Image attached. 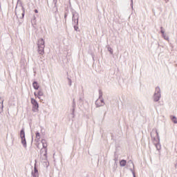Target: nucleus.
Wrapping results in <instances>:
<instances>
[{
  "mask_svg": "<svg viewBox=\"0 0 177 177\" xmlns=\"http://www.w3.org/2000/svg\"><path fill=\"white\" fill-rule=\"evenodd\" d=\"M115 162H117L118 161V158H115Z\"/></svg>",
  "mask_w": 177,
  "mask_h": 177,
  "instance_id": "obj_28",
  "label": "nucleus"
},
{
  "mask_svg": "<svg viewBox=\"0 0 177 177\" xmlns=\"http://www.w3.org/2000/svg\"><path fill=\"white\" fill-rule=\"evenodd\" d=\"M72 15H73V17H72L73 24H78V19H80V14H78V12H77L76 11H73L72 12Z\"/></svg>",
  "mask_w": 177,
  "mask_h": 177,
  "instance_id": "obj_8",
  "label": "nucleus"
},
{
  "mask_svg": "<svg viewBox=\"0 0 177 177\" xmlns=\"http://www.w3.org/2000/svg\"><path fill=\"white\" fill-rule=\"evenodd\" d=\"M31 24H32V26L37 25V17H35V16H33V18L31 20Z\"/></svg>",
  "mask_w": 177,
  "mask_h": 177,
  "instance_id": "obj_11",
  "label": "nucleus"
},
{
  "mask_svg": "<svg viewBox=\"0 0 177 177\" xmlns=\"http://www.w3.org/2000/svg\"><path fill=\"white\" fill-rule=\"evenodd\" d=\"M175 168L177 169V160H176Z\"/></svg>",
  "mask_w": 177,
  "mask_h": 177,
  "instance_id": "obj_25",
  "label": "nucleus"
},
{
  "mask_svg": "<svg viewBox=\"0 0 177 177\" xmlns=\"http://www.w3.org/2000/svg\"><path fill=\"white\" fill-rule=\"evenodd\" d=\"M32 175L34 177L38 176V170H37V168L35 167V173H32Z\"/></svg>",
  "mask_w": 177,
  "mask_h": 177,
  "instance_id": "obj_15",
  "label": "nucleus"
},
{
  "mask_svg": "<svg viewBox=\"0 0 177 177\" xmlns=\"http://www.w3.org/2000/svg\"><path fill=\"white\" fill-rule=\"evenodd\" d=\"M15 15H17V8H16V9H15Z\"/></svg>",
  "mask_w": 177,
  "mask_h": 177,
  "instance_id": "obj_27",
  "label": "nucleus"
},
{
  "mask_svg": "<svg viewBox=\"0 0 177 177\" xmlns=\"http://www.w3.org/2000/svg\"><path fill=\"white\" fill-rule=\"evenodd\" d=\"M156 138H153V143L156 147V149L160 151L161 150V144L160 143V135H158V131H156Z\"/></svg>",
  "mask_w": 177,
  "mask_h": 177,
  "instance_id": "obj_2",
  "label": "nucleus"
},
{
  "mask_svg": "<svg viewBox=\"0 0 177 177\" xmlns=\"http://www.w3.org/2000/svg\"><path fill=\"white\" fill-rule=\"evenodd\" d=\"M3 109V100L0 101V110Z\"/></svg>",
  "mask_w": 177,
  "mask_h": 177,
  "instance_id": "obj_17",
  "label": "nucleus"
},
{
  "mask_svg": "<svg viewBox=\"0 0 177 177\" xmlns=\"http://www.w3.org/2000/svg\"><path fill=\"white\" fill-rule=\"evenodd\" d=\"M32 86L36 91H38V89H39V85H38V82H34L32 83Z\"/></svg>",
  "mask_w": 177,
  "mask_h": 177,
  "instance_id": "obj_9",
  "label": "nucleus"
},
{
  "mask_svg": "<svg viewBox=\"0 0 177 177\" xmlns=\"http://www.w3.org/2000/svg\"><path fill=\"white\" fill-rule=\"evenodd\" d=\"M162 38H164V39H165L166 41H169V37L168 36H167V34L165 33V35H162Z\"/></svg>",
  "mask_w": 177,
  "mask_h": 177,
  "instance_id": "obj_16",
  "label": "nucleus"
},
{
  "mask_svg": "<svg viewBox=\"0 0 177 177\" xmlns=\"http://www.w3.org/2000/svg\"><path fill=\"white\" fill-rule=\"evenodd\" d=\"M165 2L166 3H168V2H169V0H165Z\"/></svg>",
  "mask_w": 177,
  "mask_h": 177,
  "instance_id": "obj_29",
  "label": "nucleus"
},
{
  "mask_svg": "<svg viewBox=\"0 0 177 177\" xmlns=\"http://www.w3.org/2000/svg\"><path fill=\"white\" fill-rule=\"evenodd\" d=\"M171 119L174 124H177V118L176 116H171Z\"/></svg>",
  "mask_w": 177,
  "mask_h": 177,
  "instance_id": "obj_14",
  "label": "nucleus"
},
{
  "mask_svg": "<svg viewBox=\"0 0 177 177\" xmlns=\"http://www.w3.org/2000/svg\"><path fill=\"white\" fill-rule=\"evenodd\" d=\"M21 10L23 11L22 16H23V17H24V10H23V7H21Z\"/></svg>",
  "mask_w": 177,
  "mask_h": 177,
  "instance_id": "obj_24",
  "label": "nucleus"
},
{
  "mask_svg": "<svg viewBox=\"0 0 177 177\" xmlns=\"http://www.w3.org/2000/svg\"><path fill=\"white\" fill-rule=\"evenodd\" d=\"M37 98L39 99V100H41V96H44V91H42V90H39L38 92H37Z\"/></svg>",
  "mask_w": 177,
  "mask_h": 177,
  "instance_id": "obj_10",
  "label": "nucleus"
},
{
  "mask_svg": "<svg viewBox=\"0 0 177 177\" xmlns=\"http://www.w3.org/2000/svg\"><path fill=\"white\" fill-rule=\"evenodd\" d=\"M41 139V134H39V132L36 133V139L35 142H39V140Z\"/></svg>",
  "mask_w": 177,
  "mask_h": 177,
  "instance_id": "obj_12",
  "label": "nucleus"
},
{
  "mask_svg": "<svg viewBox=\"0 0 177 177\" xmlns=\"http://www.w3.org/2000/svg\"><path fill=\"white\" fill-rule=\"evenodd\" d=\"M120 167H125V165H127V160H122L120 162Z\"/></svg>",
  "mask_w": 177,
  "mask_h": 177,
  "instance_id": "obj_13",
  "label": "nucleus"
},
{
  "mask_svg": "<svg viewBox=\"0 0 177 177\" xmlns=\"http://www.w3.org/2000/svg\"><path fill=\"white\" fill-rule=\"evenodd\" d=\"M161 99V89L160 87H156L153 95V102H158Z\"/></svg>",
  "mask_w": 177,
  "mask_h": 177,
  "instance_id": "obj_4",
  "label": "nucleus"
},
{
  "mask_svg": "<svg viewBox=\"0 0 177 177\" xmlns=\"http://www.w3.org/2000/svg\"><path fill=\"white\" fill-rule=\"evenodd\" d=\"M104 100L103 99V93H100L99 99L95 101L96 107H103L104 106Z\"/></svg>",
  "mask_w": 177,
  "mask_h": 177,
  "instance_id": "obj_6",
  "label": "nucleus"
},
{
  "mask_svg": "<svg viewBox=\"0 0 177 177\" xmlns=\"http://www.w3.org/2000/svg\"><path fill=\"white\" fill-rule=\"evenodd\" d=\"M30 103L32 104V111L33 113H38L39 111V104L34 98H30Z\"/></svg>",
  "mask_w": 177,
  "mask_h": 177,
  "instance_id": "obj_3",
  "label": "nucleus"
},
{
  "mask_svg": "<svg viewBox=\"0 0 177 177\" xmlns=\"http://www.w3.org/2000/svg\"><path fill=\"white\" fill-rule=\"evenodd\" d=\"M160 32L162 34V35H164L165 34V31L164 30H162V27H160Z\"/></svg>",
  "mask_w": 177,
  "mask_h": 177,
  "instance_id": "obj_20",
  "label": "nucleus"
},
{
  "mask_svg": "<svg viewBox=\"0 0 177 177\" xmlns=\"http://www.w3.org/2000/svg\"><path fill=\"white\" fill-rule=\"evenodd\" d=\"M35 13H38V10H35Z\"/></svg>",
  "mask_w": 177,
  "mask_h": 177,
  "instance_id": "obj_31",
  "label": "nucleus"
},
{
  "mask_svg": "<svg viewBox=\"0 0 177 177\" xmlns=\"http://www.w3.org/2000/svg\"><path fill=\"white\" fill-rule=\"evenodd\" d=\"M20 138L21 139V145L24 147H27V142L26 141V133L24 132V129H22L20 131Z\"/></svg>",
  "mask_w": 177,
  "mask_h": 177,
  "instance_id": "obj_7",
  "label": "nucleus"
},
{
  "mask_svg": "<svg viewBox=\"0 0 177 177\" xmlns=\"http://www.w3.org/2000/svg\"><path fill=\"white\" fill-rule=\"evenodd\" d=\"M131 8L133 9V0H131Z\"/></svg>",
  "mask_w": 177,
  "mask_h": 177,
  "instance_id": "obj_22",
  "label": "nucleus"
},
{
  "mask_svg": "<svg viewBox=\"0 0 177 177\" xmlns=\"http://www.w3.org/2000/svg\"><path fill=\"white\" fill-rule=\"evenodd\" d=\"M131 171H132V174H133V177H136V176H135V171H133L132 169H131Z\"/></svg>",
  "mask_w": 177,
  "mask_h": 177,
  "instance_id": "obj_26",
  "label": "nucleus"
},
{
  "mask_svg": "<svg viewBox=\"0 0 177 177\" xmlns=\"http://www.w3.org/2000/svg\"><path fill=\"white\" fill-rule=\"evenodd\" d=\"M108 51L111 53V55H113V48H111V47H108Z\"/></svg>",
  "mask_w": 177,
  "mask_h": 177,
  "instance_id": "obj_18",
  "label": "nucleus"
},
{
  "mask_svg": "<svg viewBox=\"0 0 177 177\" xmlns=\"http://www.w3.org/2000/svg\"><path fill=\"white\" fill-rule=\"evenodd\" d=\"M41 144L43 146V149H41L40 153L41 156H44L45 158H46V154L48 152V149L46 147H48V143L46 142V140H41Z\"/></svg>",
  "mask_w": 177,
  "mask_h": 177,
  "instance_id": "obj_5",
  "label": "nucleus"
},
{
  "mask_svg": "<svg viewBox=\"0 0 177 177\" xmlns=\"http://www.w3.org/2000/svg\"><path fill=\"white\" fill-rule=\"evenodd\" d=\"M73 26H74V29L75 30V31H77L78 30V24H73Z\"/></svg>",
  "mask_w": 177,
  "mask_h": 177,
  "instance_id": "obj_19",
  "label": "nucleus"
},
{
  "mask_svg": "<svg viewBox=\"0 0 177 177\" xmlns=\"http://www.w3.org/2000/svg\"><path fill=\"white\" fill-rule=\"evenodd\" d=\"M37 52L39 55H44L45 53V40L40 38L37 40Z\"/></svg>",
  "mask_w": 177,
  "mask_h": 177,
  "instance_id": "obj_1",
  "label": "nucleus"
},
{
  "mask_svg": "<svg viewBox=\"0 0 177 177\" xmlns=\"http://www.w3.org/2000/svg\"><path fill=\"white\" fill-rule=\"evenodd\" d=\"M34 95L35 96V97H38V93H37L36 92H35Z\"/></svg>",
  "mask_w": 177,
  "mask_h": 177,
  "instance_id": "obj_23",
  "label": "nucleus"
},
{
  "mask_svg": "<svg viewBox=\"0 0 177 177\" xmlns=\"http://www.w3.org/2000/svg\"><path fill=\"white\" fill-rule=\"evenodd\" d=\"M68 85H69V86H71V84H72L71 79L68 78Z\"/></svg>",
  "mask_w": 177,
  "mask_h": 177,
  "instance_id": "obj_21",
  "label": "nucleus"
},
{
  "mask_svg": "<svg viewBox=\"0 0 177 177\" xmlns=\"http://www.w3.org/2000/svg\"><path fill=\"white\" fill-rule=\"evenodd\" d=\"M53 1H54L55 3V5H56V3H57V0H53Z\"/></svg>",
  "mask_w": 177,
  "mask_h": 177,
  "instance_id": "obj_30",
  "label": "nucleus"
}]
</instances>
